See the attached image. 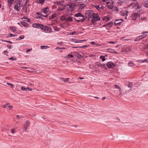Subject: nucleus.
Returning a JSON list of instances; mask_svg holds the SVG:
<instances>
[{"mask_svg": "<svg viewBox=\"0 0 148 148\" xmlns=\"http://www.w3.org/2000/svg\"><path fill=\"white\" fill-rule=\"evenodd\" d=\"M36 14L37 15H40L41 16H43V15H43V14H42V12H41V11L40 12H37L36 13Z\"/></svg>", "mask_w": 148, "mask_h": 148, "instance_id": "58836bf2", "label": "nucleus"}, {"mask_svg": "<svg viewBox=\"0 0 148 148\" xmlns=\"http://www.w3.org/2000/svg\"><path fill=\"white\" fill-rule=\"evenodd\" d=\"M96 65L98 66L102 67V64H101V63H100L99 62H97Z\"/></svg>", "mask_w": 148, "mask_h": 148, "instance_id": "79ce46f5", "label": "nucleus"}, {"mask_svg": "<svg viewBox=\"0 0 148 148\" xmlns=\"http://www.w3.org/2000/svg\"><path fill=\"white\" fill-rule=\"evenodd\" d=\"M45 1V0H39V1H37V2L39 4L42 5L44 3Z\"/></svg>", "mask_w": 148, "mask_h": 148, "instance_id": "c85d7f7f", "label": "nucleus"}, {"mask_svg": "<svg viewBox=\"0 0 148 148\" xmlns=\"http://www.w3.org/2000/svg\"><path fill=\"white\" fill-rule=\"evenodd\" d=\"M140 16V14L139 13L134 12L131 15V17L132 20H135L138 17Z\"/></svg>", "mask_w": 148, "mask_h": 148, "instance_id": "0eeeda50", "label": "nucleus"}, {"mask_svg": "<svg viewBox=\"0 0 148 148\" xmlns=\"http://www.w3.org/2000/svg\"><path fill=\"white\" fill-rule=\"evenodd\" d=\"M71 41L75 43H80L82 42H83L86 41V40H80L78 39H77L74 38H72L71 39Z\"/></svg>", "mask_w": 148, "mask_h": 148, "instance_id": "ddd939ff", "label": "nucleus"}, {"mask_svg": "<svg viewBox=\"0 0 148 148\" xmlns=\"http://www.w3.org/2000/svg\"><path fill=\"white\" fill-rule=\"evenodd\" d=\"M8 107L10 108V109H11L13 108V106H8Z\"/></svg>", "mask_w": 148, "mask_h": 148, "instance_id": "69168bd1", "label": "nucleus"}, {"mask_svg": "<svg viewBox=\"0 0 148 148\" xmlns=\"http://www.w3.org/2000/svg\"><path fill=\"white\" fill-rule=\"evenodd\" d=\"M57 5H62V2L60 0L57 2Z\"/></svg>", "mask_w": 148, "mask_h": 148, "instance_id": "f704fd0d", "label": "nucleus"}, {"mask_svg": "<svg viewBox=\"0 0 148 148\" xmlns=\"http://www.w3.org/2000/svg\"><path fill=\"white\" fill-rule=\"evenodd\" d=\"M30 123V121L28 120H27L23 124V131L26 132L27 129V127L29 125Z\"/></svg>", "mask_w": 148, "mask_h": 148, "instance_id": "423d86ee", "label": "nucleus"}, {"mask_svg": "<svg viewBox=\"0 0 148 148\" xmlns=\"http://www.w3.org/2000/svg\"><path fill=\"white\" fill-rule=\"evenodd\" d=\"M66 17L67 15H64L62 16L61 17L60 19L62 21H66Z\"/></svg>", "mask_w": 148, "mask_h": 148, "instance_id": "aec40b11", "label": "nucleus"}, {"mask_svg": "<svg viewBox=\"0 0 148 148\" xmlns=\"http://www.w3.org/2000/svg\"><path fill=\"white\" fill-rule=\"evenodd\" d=\"M87 0H76V1L77 2L78 1L82 2H86L87 1Z\"/></svg>", "mask_w": 148, "mask_h": 148, "instance_id": "a19ab883", "label": "nucleus"}, {"mask_svg": "<svg viewBox=\"0 0 148 148\" xmlns=\"http://www.w3.org/2000/svg\"><path fill=\"white\" fill-rule=\"evenodd\" d=\"M123 21L122 19L118 20L115 21L114 22V24L115 25L117 26L120 25L122 22Z\"/></svg>", "mask_w": 148, "mask_h": 148, "instance_id": "2eb2a0df", "label": "nucleus"}, {"mask_svg": "<svg viewBox=\"0 0 148 148\" xmlns=\"http://www.w3.org/2000/svg\"><path fill=\"white\" fill-rule=\"evenodd\" d=\"M133 7L136 9H139L140 7L138 5V3L137 2L135 4H134L133 5Z\"/></svg>", "mask_w": 148, "mask_h": 148, "instance_id": "412c9836", "label": "nucleus"}, {"mask_svg": "<svg viewBox=\"0 0 148 148\" xmlns=\"http://www.w3.org/2000/svg\"><path fill=\"white\" fill-rule=\"evenodd\" d=\"M72 4L71 3H69L67 5V10L68 11L71 12L73 11V7L72 6Z\"/></svg>", "mask_w": 148, "mask_h": 148, "instance_id": "9d476101", "label": "nucleus"}, {"mask_svg": "<svg viewBox=\"0 0 148 148\" xmlns=\"http://www.w3.org/2000/svg\"><path fill=\"white\" fill-rule=\"evenodd\" d=\"M14 129H11V132L12 133L14 134V130H15Z\"/></svg>", "mask_w": 148, "mask_h": 148, "instance_id": "4d7b16f0", "label": "nucleus"}, {"mask_svg": "<svg viewBox=\"0 0 148 148\" xmlns=\"http://www.w3.org/2000/svg\"><path fill=\"white\" fill-rule=\"evenodd\" d=\"M23 9L25 10V12L26 13L27 12V7L26 5H24L23 8Z\"/></svg>", "mask_w": 148, "mask_h": 148, "instance_id": "2f4dec72", "label": "nucleus"}, {"mask_svg": "<svg viewBox=\"0 0 148 148\" xmlns=\"http://www.w3.org/2000/svg\"><path fill=\"white\" fill-rule=\"evenodd\" d=\"M32 50V49H28L26 50V52H28Z\"/></svg>", "mask_w": 148, "mask_h": 148, "instance_id": "052dcab7", "label": "nucleus"}, {"mask_svg": "<svg viewBox=\"0 0 148 148\" xmlns=\"http://www.w3.org/2000/svg\"><path fill=\"white\" fill-rule=\"evenodd\" d=\"M56 14H53L51 16L49 17V19H52L56 17Z\"/></svg>", "mask_w": 148, "mask_h": 148, "instance_id": "7c9ffc66", "label": "nucleus"}, {"mask_svg": "<svg viewBox=\"0 0 148 148\" xmlns=\"http://www.w3.org/2000/svg\"><path fill=\"white\" fill-rule=\"evenodd\" d=\"M42 25V24H41L34 23L32 24V26L34 28H40L41 29Z\"/></svg>", "mask_w": 148, "mask_h": 148, "instance_id": "f8f14e48", "label": "nucleus"}, {"mask_svg": "<svg viewBox=\"0 0 148 148\" xmlns=\"http://www.w3.org/2000/svg\"><path fill=\"white\" fill-rule=\"evenodd\" d=\"M16 118L17 119H20L21 118L23 117L22 116H20L18 115H16Z\"/></svg>", "mask_w": 148, "mask_h": 148, "instance_id": "8fccbe9b", "label": "nucleus"}, {"mask_svg": "<svg viewBox=\"0 0 148 148\" xmlns=\"http://www.w3.org/2000/svg\"><path fill=\"white\" fill-rule=\"evenodd\" d=\"M53 28L54 30L56 31H58L60 30V28L56 26L53 27Z\"/></svg>", "mask_w": 148, "mask_h": 148, "instance_id": "c9c22d12", "label": "nucleus"}, {"mask_svg": "<svg viewBox=\"0 0 148 148\" xmlns=\"http://www.w3.org/2000/svg\"><path fill=\"white\" fill-rule=\"evenodd\" d=\"M7 47L8 48L10 49H11L12 48V46L10 45H7Z\"/></svg>", "mask_w": 148, "mask_h": 148, "instance_id": "e2e57ef3", "label": "nucleus"}, {"mask_svg": "<svg viewBox=\"0 0 148 148\" xmlns=\"http://www.w3.org/2000/svg\"><path fill=\"white\" fill-rule=\"evenodd\" d=\"M113 3L114 2L112 1H109L107 2V6L110 9H112V8H113Z\"/></svg>", "mask_w": 148, "mask_h": 148, "instance_id": "9b49d317", "label": "nucleus"}, {"mask_svg": "<svg viewBox=\"0 0 148 148\" xmlns=\"http://www.w3.org/2000/svg\"><path fill=\"white\" fill-rule=\"evenodd\" d=\"M20 23L25 27H27L28 25V24L25 22L22 21L20 22Z\"/></svg>", "mask_w": 148, "mask_h": 148, "instance_id": "393cba45", "label": "nucleus"}, {"mask_svg": "<svg viewBox=\"0 0 148 148\" xmlns=\"http://www.w3.org/2000/svg\"><path fill=\"white\" fill-rule=\"evenodd\" d=\"M11 29L13 32H14L16 31L15 28L13 27H11Z\"/></svg>", "mask_w": 148, "mask_h": 148, "instance_id": "c03bdc74", "label": "nucleus"}, {"mask_svg": "<svg viewBox=\"0 0 148 148\" xmlns=\"http://www.w3.org/2000/svg\"><path fill=\"white\" fill-rule=\"evenodd\" d=\"M84 7V5L83 4H80L78 6V8L79 9H80V11H81L83 9Z\"/></svg>", "mask_w": 148, "mask_h": 148, "instance_id": "6ab92c4d", "label": "nucleus"}, {"mask_svg": "<svg viewBox=\"0 0 148 148\" xmlns=\"http://www.w3.org/2000/svg\"><path fill=\"white\" fill-rule=\"evenodd\" d=\"M128 65L130 66H135V64L132 61H130L128 63Z\"/></svg>", "mask_w": 148, "mask_h": 148, "instance_id": "bb28decb", "label": "nucleus"}, {"mask_svg": "<svg viewBox=\"0 0 148 148\" xmlns=\"http://www.w3.org/2000/svg\"><path fill=\"white\" fill-rule=\"evenodd\" d=\"M7 84L11 87V88H13L14 87V85L10 83H7Z\"/></svg>", "mask_w": 148, "mask_h": 148, "instance_id": "ea45409f", "label": "nucleus"}, {"mask_svg": "<svg viewBox=\"0 0 148 148\" xmlns=\"http://www.w3.org/2000/svg\"><path fill=\"white\" fill-rule=\"evenodd\" d=\"M128 13V11H123L121 12V14L122 16H124L125 15V14H126Z\"/></svg>", "mask_w": 148, "mask_h": 148, "instance_id": "4be33fe9", "label": "nucleus"}, {"mask_svg": "<svg viewBox=\"0 0 148 148\" xmlns=\"http://www.w3.org/2000/svg\"><path fill=\"white\" fill-rule=\"evenodd\" d=\"M37 18H38V19H43L42 18L40 17V16H37Z\"/></svg>", "mask_w": 148, "mask_h": 148, "instance_id": "338daca9", "label": "nucleus"}, {"mask_svg": "<svg viewBox=\"0 0 148 148\" xmlns=\"http://www.w3.org/2000/svg\"><path fill=\"white\" fill-rule=\"evenodd\" d=\"M8 104H7L4 105L3 106V107L4 108H6L7 106V105Z\"/></svg>", "mask_w": 148, "mask_h": 148, "instance_id": "774afa93", "label": "nucleus"}, {"mask_svg": "<svg viewBox=\"0 0 148 148\" xmlns=\"http://www.w3.org/2000/svg\"><path fill=\"white\" fill-rule=\"evenodd\" d=\"M90 44L93 45H95L96 43L93 41H92L91 42Z\"/></svg>", "mask_w": 148, "mask_h": 148, "instance_id": "bf43d9fd", "label": "nucleus"}, {"mask_svg": "<svg viewBox=\"0 0 148 148\" xmlns=\"http://www.w3.org/2000/svg\"><path fill=\"white\" fill-rule=\"evenodd\" d=\"M14 1H12V0H8V5L9 7L11 6V5L12 4Z\"/></svg>", "mask_w": 148, "mask_h": 148, "instance_id": "b1692460", "label": "nucleus"}, {"mask_svg": "<svg viewBox=\"0 0 148 148\" xmlns=\"http://www.w3.org/2000/svg\"><path fill=\"white\" fill-rule=\"evenodd\" d=\"M147 33H148V31L143 32H142L141 34H144Z\"/></svg>", "mask_w": 148, "mask_h": 148, "instance_id": "680f3d73", "label": "nucleus"}, {"mask_svg": "<svg viewBox=\"0 0 148 148\" xmlns=\"http://www.w3.org/2000/svg\"><path fill=\"white\" fill-rule=\"evenodd\" d=\"M118 8L116 7H114V10L115 11H117L118 10Z\"/></svg>", "mask_w": 148, "mask_h": 148, "instance_id": "864d4df0", "label": "nucleus"}, {"mask_svg": "<svg viewBox=\"0 0 148 148\" xmlns=\"http://www.w3.org/2000/svg\"><path fill=\"white\" fill-rule=\"evenodd\" d=\"M89 15L90 16V18H92L91 21L93 22L99 21L100 20V18L97 13L92 12L89 13Z\"/></svg>", "mask_w": 148, "mask_h": 148, "instance_id": "f257e3e1", "label": "nucleus"}, {"mask_svg": "<svg viewBox=\"0 0 148 148\" xmlns=\"http://www.w3.org/2000/svg\"><path fill=\"white\" fill-rule=\"evenodd\" d=\"M16 36V35H14V34H10V37H14V36Z\"/></svg>", "mask_w": 148, "mask_h": 148, "instance_id": "13d9d810", "label": "nucleus"}, {"mask_svg": "<svg viewBox=\"0 0 148 148\" xmlns=\"http://www.w3.org/2000/svg\"><path fill=\"white\" fill-rule=\"evenodd\" d=\"M103 20L105 21H108L110 20V18L108 17H105L103 18Z\"/></svg>", "mask_w": 148, "mask_h": 148, "instance_id": "cd10ccee", "label": "nucleus"}, {"mask_svg": "<svg viewBox=\"0 0 148 148\" xmlns=\"http://www.w3.org/2000/svg\"><path fill=\"white\" fill-rule=\"evenodd\" d=\"M115 88H116L118 89L119 90L120 94L121 95L122 94V90L121 88L119 85L116 84L114 85Z\"/></svg>", "mask_w": 148, "mask_h": 148, "instance_id": "f3484780", "label": "nucleus"}, {"mask_svg": "<svg viewBox=\"0 0 148 148\" xmlns=\"http://www.w3.org/2000/svg\"><path fill=\"white\" fill-rule=\"evenodd\" d=\"M29 89V87H27L25 88L24 87L22 86L21 87V89L22 90L27 91L28 90V89Z\"/></svg>", "mask_w": 148, "mask_h": 148, "instance_id": "c756f323", "label": "nucleus"}, {"mask_svg": "<svg viewBox=\"0 0 148 148\" xmlns=\"http://www.w3.org/2000/svg\"><path fill=\"white\" fill-rule=\"evenodd\" d=\"M76 32H71L69 34L70 35H75L76 34Z\"/></svg>", "mask_w": 148, "mask_h": 148, "instance_id": "37998d69", "label": "nucleus"}, {"mask_svg": "<svg viewBox=\"0 0 148 148\" xmlns=\"http://www.w3.org/2000/svg\"><path fill=\"white\" fill-rule=\"evenodd\" d=\"M144 6L146 8H148V4L147 3H145L144 4Z\"/></svg>", "mask_w": 148, "mask_h": 148, "instance_id": "6e6d98bb", "label": "nucleus"}, {"mask_svg": "<svg viewBox=\"0 0 148 148\" xmlns=\"http://www.w3.org/2000/svg\"><path fill=\"white\" fill-rule=\"evenodd\" d=\"M74 16L76 17H82V19L79 20H78L75 18H74V20H76V22L78 23H79L80 22H83L85 20L84 18L83 15L80 13H78L75 14L74 15Z\"/></svg>", "mask_w": 148, "mask_h": 148, "instance_id": "7ed1b4c3", "label": "nucleus"}, {"mask_svg": "<svg viewBox=\"0 0 148 148\" xmlns=\"http://www.w3.org/2000/svg\"><path fill=\"white\" fill-rule=\"evenodd\" d=\"M108 43H111V44H114L115 43V42H114L113 41H109L107 42Z\"/></svg>", "mask_w": 148, "mask_h": 148, "instance_id": "3c124183", "label": "nucleus"}, {"mask_svg": "<svg viewBox=\"0 0 148 148\" xmlns=\"http://www.w3.org/2000/svg\"><path fill=\"white\" fill-rule=\"evenodd\" d=\"M132 49L129 46L125 48V51L127 52L131 51Z\"/></svg>", "mask_w": 148, "mask_h": 148, "instance_id": "a878e982", "label": "nucleus"}, {"mask_svg": "<svg viewBox=\"0 0 148 148\" xmlns=\"http://www.w3.org/2000/svg\"><path fill=\"white\" fill-rule=\"evenodd\" d=\"M147 36V34H144L138 36L134 39V41H137L141 40L144 38H145Z\"/></svg>", "mask_w": 148, "mask_h": 148, "instance_id": "1a4fd4ad", "label": "nucleus"}, {"mask_svg": "<svg viewBox=\"0 0 148 148\" xmlns=\"http://www.w3.org/2000/svg\"><path fill=\"white\" fill-rule=\"evenodd\" d=\"M106 66L109 69H112L115 66V65L111 62H108L106 64Z\"/></svg>", "mask_w": 148, "mask_h": 148, "instance_id": "6e6552de", "label": "nucleus"}, {"mask_svg": "<svg viewBox=\"0 0 148 148\" xmlns=\"http://www.w3.org/2000/svg\"><path fill=\"white\" fill-rule=\"evenodd\" d=\"M21 7V2L20 1H18L16 3L14 6V8L16 11L18 12L20 11Z\"/></svg>", "mask_w": 148, "mask_h": 148, "instance_id": "20e7f679", "label": "nucleus"}, {"mask_svg": "<svg viewBox=\"0 0 148 148\" xmlns=\"http://www.w3.org/2000/svg\"><path fill=\"white\" fill-rule=\"evenodd\" d=\"M9 59L10 60H12L14 61V60H16V58H14L11 57V58H9Z\"/></svg>", "mask_w": 148, "mask_h": 148, "instance_id": "a18cd8bd", "label": "nucleus"}, {"mask_svg": "<svg viewBox=\"0 0 148 148\" xmlns=\"http://www.w3.org/2000/svg\"><path fill=\"white\" fill-rule=\"evenodd\" d=\"M62 80H63L64 82H67L68 81L69 79V78H62Z\"/></svg>", "mask_w": 148, "mask_h": 148, "instance_id": "e433bc0d", "label": "nucleus"}, {"mask_svg": "<svg viewBox=\"0 0 148 148\" xmlns=\"http://www.w3.org/2000/svg\"><path fill=\"white\" fill-rule=\"evenodd\" d=\"M41 12L43 14V16L47 17L50 13L51 12L49 10V8L48 7L42 9L41 10Z\"/></svg>", "mask_w": 148, "mask_h": 148, "instance_id": "f03ea898", "label": "nucleus"}, {"mask_svg": "<svg viewBox=\"0 0 148 148\" xmlns=\"http://www.w3.org/2000/svg\"><path fill=\"white\" fill-rule=\"evenodd\" d=\"M73 21V18L71 16H68V17L67 16L66 22H72Z\"/></svg>", "mask_w": 148, "mask_h": 148, "instance_id": "a211bd4d", "label": "nucleus"}, {"mask_svg": "<svg viewBox=\"0 0 148 148\" xmlns=\"http://www.w3.org/2000/svg\"><path fill=\"white\" fill-rule=\"evenodd\" d=\"M23 19L28 20H27V21H29V19L28 18H26V17H23L22 18V19Z\"/></svg>", "mask_w": 148, "mask_h": 148, "instance_id": "5fc2aeb1", "label": "nucleus"}, {"mask_svg": "<svg viewBox=\"0 0 148 148\" xmlns=\"http://www.w3.org/2000/svg\"><path fill=\"white\" fill-rule=\"evenodd\" d=\"M113 25V23L112 22H110L109 23L107 24V25L109 26L110 27H111Z\"/></svg>", "mask_w": 148, "mask_h": 148, "instance_id": "4c0bfd02", "label": "nucleus"}, {"mask_svg": "<svg viewBox=\"0 0 148 148\" xmlns=\"http://www.w3.org/2000/svg\"><path fill=\"white\" fill-rule=\"evenodd\" d=\"M48 47L46 45H42L40 47V49H46Z\"/></svg>", "mask_w": 148, "mask_h": 148, "instance_id": "72a5a7b5", "label": "nucleus"}, {"mask_svg": "<svg viewBox=\"0 0 148 148\" xmlns=\"http://www.w3.org/2000/svg\"><path fill=\"white\" fill-rule=\"evenodd\" d=\"M100 59L102 60V62H104L105 60V57L104 56H101L100 57Z\"/></svg>", "mask_w": 148, "mask_h": 148, "instance_id": "473e14b6", "label": "nucleus"}, {"mask_svg": "<svg viewBox=\"0 0 148 148\" xmlns=\"http://www.w3.org/2000/svg\"><path fill=\"white\" fill-rule=\"evenodd\" d=\"M25 36L23 35L19 37L20 39H22L24 38Z\"/></svg>", "mask_w": 148, "mask_h": 148, "instance_id": "49530a36", "label": "nucleus"}, {"mask_svg": "<svg viewBox=\"0 0 148 148\" xmlns=\"http://www.w3.org/2000/svg\"><path fill=\"white\" fill-rule=\"evenodd\" d=\"M75 55L76 56L78 59H80L82 58V55L79 54L78 52H77L75 53Z\"/></svg>", "mask_w": 148, "mask_h": 148, "instance_id": "5701e85b", "label": "nucleus"}, {"mask_svg": "<svg viewBox=\"0 0 148 148\" xmlns=\"http://www.w3.org/2000/svg\"><path fill=\"white\" fill-rule=\"evenodd\" d=\"M108 51L109 52L111 53H113V50L112 49H108Z\"/></svg>", "mask_w": 148, "mask_h": 148, "instance_id": "09e8293b", "label": "nucleus"}, {"mask_svg": "<svg viewBox=\"0 0 148 148\" xmlns=\"http://www.w3.org/2000/svg\"><path fill=\"white\" fill-rule=\"evenodd\" d=\"M3 53H4V54H5V55L8 56L7 54H8V51H3Z\"/></svg>", "mask_w": 148, "mask_h": 148, "instance_id": "de8ad7c7", "label": "nucleus"}, {"mask_svg": "<svg viewBox=\"0 0 148 148\" xmlns=\"http://www.w3.org/2000/svg\"><path fill=\"white\" fill-rule=\"evenodd\" d=\"M68 57H69L71 58H73V56L72 55H71V54H69V55H68Z\"/></svg>", "mask_w": 148, "mask_h": 148, "instance_id": "0e129e2a", "label": "nucleus"}, {"mask_svg": "<svg viewBox=\"0 0 148 148\" xmlns=\"http://www.w3.org/2000/svg\"><path fill=\"white\" fill-rule=\"evenodd\" d=\"M41 29L44 30L46 33H48L51 32V28L50 27L44 25L43 24L42 25Z\"/></svg>", "mask_w": 148, "mask_h": 148, "instance_id": "39448f33", "label": "nucleus"}, {"mask_svg": "<svg viewBox=\"0 0 148 148\" xmlns=\"http://www.w3.org/2000/svg\"><path fill=\"white\" fill-rule=\"evenodd\" d=\"M87 47H88L87 46L85 45L83 46L82 47H79L82 48H85Z\"/></svg>", "mask_w": 148, "mask_h": 148, "instance_id": "603ef678", "label": "nucleus"}, {"mask_svg": "<svg viewBox=\"0 0 148 148\" xmlns=\"http://www.w3.org/2000/svg\"><path fill=\"white\" fill-rule=\"evenodd\" d=\"M95 7L98 10H99L101 9L103 10L105 8L102 5H101V6L100 5H96Z\"/></svg>", "mask_w": 148, "mask_h": 148, "instance_id": "dca6fc26", "label": "nucleus"}, {"mask_svg": "<svg viewBox=\"0 0 148 148\" xmlns=\"http://www.w3.org/2000/svg\"><path fill=\"white\" fill-rule=\"evenodd\" d=\"M125 85L129 88L128 90L131 89L132 87V83L130 82H127L125 83Z\"/></svg>", "mask_w": 148, "mask_h": 148, "instance_id": "4468645a", "label": "nucleus"}]
</instances>
